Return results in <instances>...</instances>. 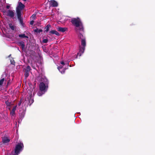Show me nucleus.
Instances as JSON below:
<instances>
[{
	"instance_id": "10",
	"label": "nucleus",
	"mask_w": 155,
	"mask_h": 155,
	"mask_svg": "<svg viewBox=\"0 0 155 155\" xmlns=\"http://www.w3.org/2000/svg\"><path fill=\"white\" fill-rule=\"evenodd\" d=\"M62 68H63V66H62V65H60L58 67V69L59 71H60V72L61 74H64L65 72V69H63L62 70H61Z\"/></svg>"
},
{
	"instance_id": "8",
	"label": "nucleus",
	"mask_w": 155,
	"mask_h": 155,
	"mask_svg": "<svg viewBox=\"0 0 155 155\" xmlns=\"http://www.w3.org/2000/svg\"><path fill=\"white\" fill-rule=\"evenodd\" d=\"M50 3L51 6L52 7H57L58 5V3L54 0L51 1Z\"/></svg>"
},
{
	"instance_id": "32",
	"label": "nucleus",
	"mask_w": 155,
	"mask_h": 155,
	"mask_svg": "<svg viewBox=\"0 0 155 155\" xmlns=\"http://www.w3.org/2000/svg\"><path fill=\"white\" fill-rule=\"evenodd\" d=\"M31 66H32V67L34 69H35V67L34 66H33V65H32Z\"/></svg>"
},
{
	"instance_id": "18",
	"label": "nucleus",
	"mask_w": 155,
	"mask_h": 155,
	"mask_svg": "<svg viewBox=\"0 0 155 155\" xmlns=\"http://www.w3.org/2000/svg\"><path fill=\"white\" fill-rule=\"evenodd\" d=\"M19 37L21 38H28V37L26 36L25 34H21L19 35Z\"/></svg>"
},
{
	"instance_id": "22",
	"label": "nucleus",
	"mask_w": 155,
	"mask_h": 155,
	"mask_svg": "<svg viewBox=\"0 0 155 155\" xmlns=\"http://www.w3.org/2000/svg\"><path fill=\"white\" fill-rule=\"evenodd\" d=\"M36 18V15L35 14H33L31 17V18L33 20L35 19Z\"/></svg>"
},
{
	"instance_id": "12",
	"label": "nucleus",
	"mask_w": 155,
	"mask_h": 155,
	"mask_svg": "<svg viewBox=\"0 0 155 155\" xmlns=\"http://www.w3.org/2000/svg\"><path fill=\"white\" fill-rule=\"evenodd\" d=\"M67 28H65L59 27L57 28L58 31L64 32L66 31Z\"/></svg>"
},
{
	"instance_id": "3",
	"label": "nucleus",
	"mask_w": 155,
	"mask_h": 155,
	"mask_svg": "<svg viewBox=\"0 0 155 155\" xmlns=\"http://www.w3.org/2000/svg\"><path fill=\"white\" fill-rule=\"evenodd\" d=\"M79 37L81 39V45L82 46L80 47L79 52L78 53V55L79 56H81L84 51L85 46H86V41L85 38L81 34H80Z\"/></svg>"
},
{
	"instance_id": "11",
	"label": "nucleus",
	"mask_w": 155,
	"mask_h": 155,
	"mask_svg": "<svg viewBox=\"0 0 155 155\" xmlns=\"http://www.w3.org/2000/svg\"><path fill=\"white\" fill-rule=\"evenodd\" d=\"M9 140L7 137H4L2 138V141L3 143H8L9 141Z\"/></svg>"
},
{
	"instance_id": "13",
	"label": "nucleus",
	"mask_w": 155,
	"mask_h": 155,
	"mask_svg": "<svg viewBox=\"0 0 155 155\" xmlns=\"http://www.w3.org/2000/svg\"><path fill=\"white\" fill-rule=\"evenodd\" d=\"M49 33L53 34H54L58 36H59L60 35L59 33L55 30H52L49 32Z\"/></svg>"
},
{
	"instance_id": "2",
	"label": "nucleus",
	"mask_w": 155,
	"mask_h": 155,
	"mask_svg": "<svg viewBox=\"0 0 155 155\" xmlns=\"http://www.w3.org/2000/svg\"><path fill=\"white\" fill-rule=\"evenodd\" d=\"M32 91L33 89L32 88H28L27 92L29 95V96L26 98L23 102V104L25 106H27L28 105H30L33 102V99L31 97Z\"/></svg>"
},
{
	"instance_id": "27",
	"label": "nucleus",
	"mask_w": 155,
	"mask_h": 155,
	"mask_svg": "<svg viewBox=\"0 0 155 155\" xmlns=\"http://www.w3.org/2000/svg\"><path fill=\"white\" fill-rule=\"evenodd\" d=\"M60 63L61 64L63 65H64L65 64L64 62L63 61H61V62Z\"/></svg>"
},
{
	"instance_id": "23",
	"label": "nucleus",
	"mask_w": 155,
	"mask_h": 155,
	"mask_svg": "<svg viewBox=\"0 0 155 155\" xmlns=\"http://www.w3.org/2000/svg\"><path fill=\"white\" fill-rule=\"evenodd\" d=\"M48 41V40L47 39H43V42L44 43H47Z\"/></svg>"
},
{
	"instance_id": "7",
	"label": "nucleus",
	"mask_w": 155,
	"mask_h": 155,
	"mask_svg": "<svg viewBox=\"0 0 155 155\" xmlns=\"http://www.w3.org/2000/svg\"><path fill=\"white\" fill-rule=\"evenodd\" d=\"M5 12L6 15L11 18L14 17L15 13V11L14 10H8L7 11H5Z\"/></svg>"
},
{
	"instance_id": "6",
	"label": "nucleus",
	"mask_w": 155,
	"mask_h": 155,
	"mask_svg": "<svg viewBox=\"0 0 155 155\" xmlns=\"http://www.w3.org/2000/svg\"><path fill=\"white\" fill-rule=\"evenodd\" d=\"M25 6L21 2H19L16 8L17 14H21V11L24 9Z\"/></svg>"
},
{
	"instance_id": "16",
	"label": "nucleus",
	"mask_w": 155,
	"mask_h": 155,
	"mask_svg": "<svg viewBox=\"0 0 155 155\" xmlns=\"http://www.w3.org/2000/svg\"><path fill=\"white\" fill-rule=\"evenodd\" d=\"M30 70H31L30 67L29 66H28L27 67L26 69H24V70L25 71H26V72H29V71H30Z\"/></svg>"
},
{
	"instance_id": "34",
	"label": "nucleus",
	"mask_w": 155,
	"mask_h": 155,
	"mask_svg": "<svg viewBox=\"0 0 155 155\" xmlns=\"http://www.w3.org/2000/svg\"><path fill=\"white\" fill-rule=\"evenodd\" d=\"M75 29L77 31H78V29L77 28H76Z\"/></svg>"
},
{
	"instance_id": "17",
	"label": "nucleus",
	"mask_w": 155,
	"mask_h": 155,
	"mask_svg": "<svg viewBox=\"0 0 155 155\" xmlns=\"http://www.w3.org/2000/svg\"><path fill=\"white\" fill-rule=\"evenodd\" d=\"M51 26L49 25H47L46 27L45 28V31L47 32L49 31V28Z\"/></svg>"
},
{
	"instance_id": "26",
	"label": "nucleus",
	"mask_w": 155,
	"mask_h": 155,
	"mask_svg": "<svg viewBox=\"0 0 155 155\" xmlns=\"http://www.w3.org/2000/svg\"><path fill=\"white\" fill-rule=\"evenodd\" d=\"M10 5H7V6H6V8L8 9H9V8H10Z\"/></svg>"
},
{
	"instance_id": "1",
	"label": "nucleus",
	"mask_w": 155,
	"mask_h": 155,
	"mask_svg": "<svg viewBox=\"0 0 155 155\" xmlns=\"http://www.w3.org/2000/svg\"><path fill=\"white\" fill-rule=\"evenodd\" d=\"M43 82L41 83L39 85L40 91L37 94L39 96H41L47 91L48 87V83L47 79L45 78L44 79Z\"/></svg>"
},
{
	"instance_id": "29",
	"label": "nucleus",
	"mask_w": 155,
	"mask_h": 155,
	"mask_svg": "<svg viewBox=\"0 0 155 155\" xmlns=\"http://www.w3.org/2000/svg\"><path fill=\"white\" fill-rule=\"evenodd\" d=\"M38 29H36L35 30V32H38Z\"/></svg>"
},
{
	"instance_id": "20",
	"label": "nucleus",
	"mask_w": 155,
	"mask_h": 155,
	"mask_svg": "<svg viewBox=\"0 0 155 155\" xmlns=\"http://www.w3.org/2000/svg\"><path fill=\"white\" fill-rule=\"evenodd\" d=\"M4 81V78H2L0 80V86H1L2 84Z\"/></svg>"
},
{
	"instance_id": "9",
	"label": "nucleus",
	"mask_w": 155,
	"mask_h": 155,
	"mask_svg": "<svg viewBox=\"0 0 155 155\" xmlns=\"http://www.w3.org/2000/svg\"><path fill=\"white\" fill-rule=\"evenodd\" d=\"M17 106H15L10 112V115L12 116H14L15 114V111L16 110Z\"/></svg>"
},
{
	"instance_id": "21",
	"label": "nucleus",
	"mask_w": 155,
	"mask_h": 155,
	"mask_svg": "<svg viewBox=\"0 0 155 155\" xmlns=\"http://www.w3.org/2000/svg\"><path fill=\"white\" fill-rule=\"evenodd\" d=\"M25 77L26 78H27L28 77L29 75V72H28L26 71H25Z\"/></svg>"
},
{
	"instance_id": "24",
	"label": "nucleus",
	"mask_w": 155,
	"mask_h": 155,
	"mask_svg": "<svg viewBox=\"0 0 155 155\" xmlns=\"http://www.w3.org/2000/svg\"><path fill=\"white\" fill-rule=\"evenodd\" d=\"M5 103L6 104V105L8 106H9L10 105V102H9L8 101H6L5 102Z\"/></svg>"
},
{
	"instance_id": "31",
	"label": "nucleus",
	"mask_w": 155,
	"mask_h": 155,
	"mask_svg": "<svg viewBox=\"0 0 155 155\" xmlns=\"http://www.w3.org/2000/svg\"><path fill=\"white\" fill-rule=\"evenodd\" d=\"M21 103V102H20L18 104V106H20V105Z\"/></svg>"
},
{
	"instance_id": "30",
	"label": "nucleus",
	"mask_w": 155,
	"mask_h": 155,
	"mask_svg": "<svg viewBox=\"0 0 155 155\" xmlns=\"http://www.w3.org/2000/svg\"><path fill=\"white\" fill-rule=\"evenodd\" d=\"M42 31L41 30V29L38 30V32L40 33V32H41Z\"/></svg>"
},
{
	"instance_id": "33",
	"label": "nucleus",
	"mask_w": 155,
	"mask_h": 155,
	"mask_svg": "<svg viewBox=\"0 0 155 155\" xmlns=\"http://www.w3.org/2000/svg\"><path fill=\"white\" fill-rule=\"evenodd\" d=\"M4 75H4V74H2V77H3V76H4Z\"/></svg>"
},
{
	"instance_id": "5",
	"label": "nucleus",
	"mask_w": 155,
	"mask_h": 155,
	"mask_svg": "<svg viewBox=\"0 0 155 155\" xmlns=\"http://www.w3.org/2000/svg\"><path fill=\"white\" fill-rule=\"evenodd\" d=\"M23 147L22 143H18L15 146L14 152H12L10 155H18L23 150Z\"/></svg>"
},
{
	"instance_id": "25",
	"label": "nucleus",
	"mask_w": 155,
	"mask_h": 155,
	"mask_svg": "<svg viewBox=\"0 0 155 155\" xmlns=\"http://www.w3.org/2000/svg\"><path fill=\"white\" fill-rule=\"evenodd\" d=\"M11 63L13 64H14L15 63L14 61L13 60L12 61V60H11Z\"/></svg>"
},
{
	"instance_id": "28",
	"label": "nucleus",
	"mask_w": 155,
	"mask_h": 155,
	"mask_svg": "<svg viewBox=\"0 0 155 155\" xmlns=\"http://www.w3.org/2000/svg\"><path fill=\"white\" fill-rule=\"evenodd\" d=\"M34 21H31L30 24L31 25H32L34 24Z\"/></svg>"
},
{
	"instance_id": "14",
	"label": "nucleus",
	"mask_w": 155,
	"mask_h": 155,
	"mask_svg": "<svg viewBox=\"0 0 155 155\" xmlns=\"http://www.w3.org/2000/svg\"><path fill=\"white\" fill-rule=\"evenodd\" d=\"M21 14H19V15L18 14H17V15L18 16V20H19L20 23L22 24L23 23V21L22 18L21 17Z\"/></svg>"
},
{
	"instance_id": "19",
	"label": "nucleus",
	"mask_w": 155,
	"mask_h": 155,
	"mask_svg": "<svg viewBox=\"0 0 155 155\" xmlns=\"http://www.w3.org/2000/svg\"><path fill=\"white\" fill-rule=\"evenodd\" d=\"M9 27L12 30H14L15 29V26L11 24H9Z\"/></svg>"
},
{
	"instance_id": "4",
	"label": "nucleus",
	"mask_w": 155,
	"mask_h": 155,
	"mask_svg": "<svg viewBox=\"0 0 155 155\" xmlns=\"http://www.w3.org/2000/svg\"><path fill=\"white\" fill-rule=\"evenodd\" d=\"M72 24L77 28H78L80 31H83V27L80 19L78 18H73L71 21Z\"/></svg>"
},
{
	"instance_id": "15",
	"label": "nucleus",
	"mask_w": 155,
	"mask_h": 155,
	"mask_svg": "<svg viewBox=\"0 0 155 155\" xmlns=\"http://www.w3.org/2000/svg\"><path fill=\"white\" fill-rule=\"evenodd\" d=\"M19 45L21 46L23 50L25 47L24 42L23 41H20L18 43Z\"/></svg>"
}]
</instances>
